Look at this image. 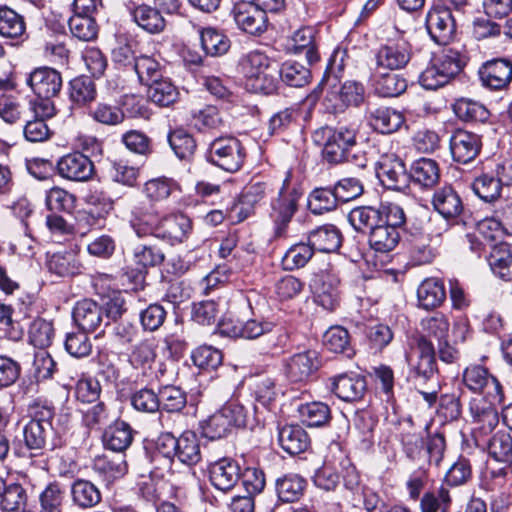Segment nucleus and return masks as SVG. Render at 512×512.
I'll return each instance as SVG.
<instances>
[{"label":"nucleus","instance_id":"1","mask_svg":"<svg viewBox=\"0 0 512 512\" xmlns=\"http://www.w3.org/2000/svg\"><path fill=\"white\" fill-rule=\"evenodd\" d=\"M356 130L340 126L337 128L324 127L314 134V141L323 142V158L332 164H338L347 161L351 149L356 145Z\"/></svg>","mask_w":512,"mask_h":512},{"label":"nucleus","instance_id":"2","mask_svg":"<svg viewBox=\"0 0 512 512\" xmlns=\"http://www.w3.org/2000/svg\"><path fill=\"white\" fill-rule=\"evenodd\" d=\"M353 228L380 223L399 231L406 223L404 209L397 203L384 202L378 208L362 206L354 208L348 214Z\"/></svg>","mask_w":512,"mask_h":512},{"label":"nucleus","instance_id":"3","mask_svg":"<svg viewBox=\"0 0 512 512\" xmlns=\"http://www.w3.org/2000/svg\"><path fill=\"white\" fill-rule=\"evenodd\" d=\"M207 160L220 169L234 173L243 166L246 153L241 142L232 136L215 138L208 147Z\"/></svg>","mask_w":512,"mask_h":512},{"label":"nucleus","instance_id":"4","mask_svg":"<svg viewBox=\"0 0 512 512\" xmlns=\"http://www.w3.org/2000/svg\"><path fill=\"white\" fill-rule=\"evenodd\" d=\"M462 381L471 392L483 394L484 399L503 402V391L499 381L482 365L468 366L462 374Z\"/></svg>","mask_w":512,"mask_h":512},{"label":"nucleus","instance_id":"5","mask_svg":"<svg viewBox=\"0 0 512 512\" xmlns=\"http://www.w3.org/2000/svg\"><path fill=\"white\" fill-rule=\"evenodd\" d=\"M412 55V45L405 39L389 41L381 45L374 53L375 71L404 69L411 61Z\"/></svg>","mask_w":512,"mask_h":512},{"label":"nucleus","instance_id":"6","mask_svg":"<svg viewBox=\"0 0 512 512\" xmlns=\"http://www.w3.org/2000/svg\"><path fill=\"white\" fill-rule=\"evenodd\" d=\"M502 402H492L489 399L473 398L469 403V411L473 420V435L476 444L485 439L498 425L499 416L496 404Z\"/></svg>","mask_w":512,"mask_h":512},{"label":"nucleus","instance_id":"7","mask_svg":"<svg viewBox=\"0 0 512 512\" xmlns=\"http://www.w3.org/2000/svg\"><path fill=\"white\" fill-rule=\"evenodd\" d=\"M410 377L417 382L431 379L436 371L435 349L425 337H420L413 353L407 355Z\"/></svg>","mask_w":512,"mask_h":512},{"label":"nucleus","instance_id":"8","mask_svg":"<svg viewBox=\"0 0 512 512\" xmlns=\"http://www.w3.org/2000/svg\"><path fill=\"white\" fill-rule=\"evenodd\" d=\"M376 175L384 187L397 191L408 187L410 180L403 160L395 153L383 154L379 158Z\"/></svg>","mask_w":512,"mask_h":512},{"label":"nucleus","instance_id":"9","mask_svg":"<svg viewBox=\"0 0 512 512\" xmlns=\"http://www.w3.org/2000/svg\"><path fill=\"white\" fill-rule=\"evenodd\" d=\"M448 229L447 222L440 218H430L427 226L428 236L414 238L409 244V255L415 265L430 263L435 257V249L429 244L438 239Z\"/></svg>","mask_w":512,"mask_h":512},{"label":"nucleus","instance_id":"10","mask_svg":"<svg viewBox=\"0 0 512 512\" xmlns=\"http://www.w3.org/2000/svg\"><path fill=\"white\" fill-rule=\"evenodd\" d=\"M161 218L153 205L146 201H131L129 224L138 237H156Z\"/></svg>","mask_w":512,"mask_h":512},{"label":"nucleus","instance_id":"11","mask_svg":"<svg viewBox=\"0 0 512 512\" xmlns=\"http://www.w3.org/2000/svg\"><path fill=\"white\" fill-rule=\"evenodd\" d=\"M339 278L329 272L315 274L310 281L314 301L327 311H334L339 305Z\"/></svg>","mask_w":512,"mask_h":512},{"label":"nucleus","instance_id":"12","mask_svg":"<svg viewBox=\"0 0 512 512\" xmlns=\"http://www.w3.org/2000/svg\"><path fill=\"white\" fill-rule=\"evenodd\" d=\"M320 367L317 351L305 350L292 355L284 364V374L290 382H306Z\"/></svg>","mask_w":512,"mask_h":512},{"label":"nucleus","instance_id":"13","mask_svg":"<svg viewBox=\"0 0 512 512\" xmlns=\"http://www.w3.org/2000/svg\"><path fill=\"white\" fill-rule=\"evenodd\" d=\"M426 27L437 44H447L452 39L456 27L451 10L447 7L435 6L427 14Z\"/></svg>","mask_w":512,"mask_h":512},{"label":"nucleus","instance_id":"14","mask_svg":"<svg viewBox=\"0 0 512 512\" xmlns=\"http://www.w3.org/2000/svg\"><path fill=\"white\" fill-rule=\"evenodd\" d=\"M60 72L50 67L34 69L27 77L26 83L39 98H52L62 88Z\"/></svg>","mask_w":512,"mask_h":512},{"label":"nucleus","instance_id":"15","mask_svg":"<svg viewBox=\"0 0 512 512\" xmlns=\"http://www.w3.org/2000/svg\"><path fill=\"white\" fill-rule=\"evenodd\" d=\"M478 73L484 87L495 91L503 90L512 81V62L493 59L485 62Z\"/></svg>","mask_w":512,"mask_h":512},{"label":"nucleus","instance_id":"16","mask_svg":"<svg viewBox=\"0 0 512 512\" xmlns=\"http://www.w3.org/2000/svg\"><path fill=\"white\" fill-rule=\"evenodd\" d=\"M57 171L64 179L84 182L92 177L94 165L84 154L74 152L66 154L58 160Z\"/></svg>","mask_w":512,"mask_h":512},{"label":"nucleus","instance_id":"17","mask_svg":"<svg viewBox=\"0 0 512 512\" xmlns=\"http://www.w3.org/2000/svg\"><path fill=\"white\" fill-rule=\"evenodd\" d=\"M481 145L479 135L461 129L456 130L449 141L451 156L460 164L473 161L479 154Z\"/></svg>","mask_w":512,"mask_h":512},{"label":"nucleus","instance_id":"18","mask_svg":"<svg viewBox=\"0 0 512 512\" xmlns=\"http://www.w3.org/2000/svg\"><path fill=\"white\" fill-rule=\"evenodd\" d=\"M233 17L240 29L252 35H259L267 28L266 14L252 2L242 1L235 4Z\"/></svg>","mask_w":512,"mask_h":512},{"label":"nucleus","instance_id":"19","mask_svg":"<svg viewBox=\"0 0 512 512\" xmlns=\"http://www.w3.org/2000/svg\"><path fill=\"white\" fill-rule=\"evenodd\" d=\"M288 178L283 182L282 187L278 191V196L271 202V217L274 221L282 226L290 222L297 210L298 200L301 193L296 188L286 186Z\"/></svg>","mask_w":512,"mask_h":512},{"label":"nucleus","instance_id":"20","mask_svg":"<svg viewBox=\"0 0 512 512\" xmlns=\"http://www.w3.org/2000/svg\"><path fill=\"white\" fill-rule=\"evenodd\" d=\"M192 230L191 219L184 214H173L161 218L159 227L156 229L158 239L169 242L170 244L181 243Z\"/></svg>","mask_w":512,"mask_h":512},{"label":"nucleus","instance_id":"21","mask_svg":"<svg viewBox=\"0 0 512 512\" xmlns=\"http://www.w3.org/2000/svg\"><path fill=\"white\" fill-rule=\"evenodd\" d=\"M72 317L75 324L85 332L97 331L104 322L103 308L91 299L76 302Z\"/></svg>","mask_w":512,"mask_h":512},{"label":"nucleus","instance_id":"22","mask_svg":"<svg viewBox=\"0 0 512 512\" xmlns=\"http://www.w3.org/2000/svg\"><path fill=\"white\" fill-rule=\"evenodd\" d=\"M209 478L212 485L221 491H228L240 479V467L231 458H221L209 465Z\"/></svg>","mask_w":512,"mask_h":512},{"label":"nucleus","instance_id":"23","mask_svg":"<svg viewBox=\"0 0 512 512\" xmlns=\"http://www.w3.org/2000/svg\"><path fill=\"white\" fill-rule=\"evenodd\" d=\"M356 231L369 230V245L376 252L388 253L392 251L400 241V232L387 225L375 223L354 228Z\"/></svg>","mask_w":512,"mask_h":512},{"label":"nucleus","instance_id":"24","mask_svg":"<svg viewBox=\"0 0 512 512\" xmlns=\"http://www.w3.org/2000/svg\"><path fill=\"white\" fill-rule=\"evenodd\" d=\"M368 122L375 131L381 134H391L404 125L405 117L394 108L381 106L369 111Z\"/></svg>","mask_w":512,"mask_h":512},{"label":"nucleus","instance_id":"25","mask_svg":"<svg viewBox=\"0 0 512 512\" xmlns=\"http://www.w3.org/2000/svg\"><path fill=\"white\" fill-rule=\"evenodd\" d=\"M432 205L444 219H456L464 210L463 202L454 188L444 186L437 189L432 197Z\"/></svg>","mask_w":512,"mask_h":512},{"label":"nucleus","instance_id":"26","mask_svg":"<svg viewBox=\"0 0 512 512\" xmlns=\"http://www.w3.org/2000/svg\"><path fill=\"white\" fill-rule=\"evenodd\" d=\"M92 468L108 483L122 478L128 471L125 454L118 453L97 456Z\"/></svg>","mask_w":512,"mask_h":512},{"label":"nucleus","instance_id":"27","mask_svg":"<svg viewBox=\"0 0 512 512\" xmlns=\"http://www.w3.org/2000/svg\"><path fill=\"white\" fill-rule=\"evenodd\" d=\"M156 357V346L153 342L145 340L132 348L129 354V363L144 376L158 377V373L154 371Z\"/></svg>","mask_w":512,"mask_h":512},{"label":"nucleus","instance_id":"28","mask_svg":"<svg viewBox=\"0 0 512 512\" xmlns=\"http://www.w3.org/2000/svg\"><path fill=\"white\" fill-rule=\"evenodd\" d=\"M308 241L314 251L331 253L337 251L341 246L342 234L336 226L325 224L311 231Z\"/></svg>","mask_w":512,"mask_h":512},{"label":"nucleus","instance_id":"29","mask_svg":"<svg viewBox=\"0 0 512 512\" xmlns=\"http://www.w3.org/2000/svg\"><path fill=\"white\" fill-rule=\"evenodd\" d=\"M375 71L373 68L372 80L375 92L381 97H398L407 89V81L399 74Z\"/></svg>","mask_w":512,"mask_h":512},{"label":"nucleus","instance_id":"30","mask_svg":"<svg viewBox=\"0 0 512 512\" xmlns=\"http://www.w3.org/2000/svg\"><path fill=\"white\" fill-rule=\"evenodd\" d=\"M332 390L343 401H357L366 391V381L359 375H340L333 380Z\"/></svg>","mask_w":512,"mask_h":512},{"label":"nucleus","instance_id":"31","mask_svg":"<svg viewBox=\"0 0 512 512\" xmlns=\"http://www.w3.org/2000/svg\"><path fill=\"white\" fill-rule=\"evenodd\" d=\"M278 441L283 450L289 454H300L309 447L307 432L299 425H285L279 429Z\"/></svg>","mask_w":512,"mask_h":512},{"label":"nucleus","instance_id":"32","mask_svg":"<svg viewBox=\"0 0 512 512\" xmlns=\"http://www.w3.org/2000/svg\"><path fill=\"white\" fill-rule=\"evenodd\" d=\"M133 21L148 33L156 34L164 30L166 22L156 7L140 4L130 9Z\"/></svg>","mask_w":512,"mask_h":512},{"label":"nucleus","instance_id":"33","mask_svg":"<svg viewBox=\"0 0 512 512\" xmlns=\"http://www.w3.org/2000/svg\"><path fill=\"white\" fill-rule=\"evenodd\" d=\"M132 440V429L124 421H117L110 425L103 434L104 446L118 454H123L131 445Z\"/></svg>","mask_w":512,"mask_h":512},{"label":"nucleus","instance_id":"34","mask_svg":"<svg viewBox=\"0 0 512 512\" xmlns=\"http://www.w3.org/2000/svg\"><path fill=\"white\" fill-rule=\"evenodd\" d=\"M492 273L503 281H512V247L501 243L493 247L488 257Z\"/></svg>","mask_w":512,"mask_h":512},{"label":"nucleus","instance_id":"35","mask_svg":"<svg viewBox=\"0 0 512 512\" xmlns=\"http://www.w3.org/2000/svg\"><path fill=\"white\" fill-rule=\"evenodd\" d=\"M419 306L426 309L439 307L446 299V291L441 280L436 278L425 279L417 289Z\"/></svg>","mask_w":512,"mask_h":512},{"label":"nucleus","instance_id":"36","mask_svg":"<svg viewBox=\"0 0 512 512\" xmlns=\"http://www.w3.org/2000/svg\"><path fill=\"white\" fill-rule=\"evenodd\" d=\"M73 503L82 509L95 507L101 501V492L91 481L76 479L71 485Z\"/></svg>","mask_w":512,"mask_h":512},{"label":"nucleus","instance_id":"37","mask_svg":"<svg viewBox=\"0 0 512 512\" xmlns=\"http://www.w3.org/2000/svg\"><path fill=\"white\" fill-rule=\"evenodd\" d=\"M177 459L186 465H195L202 459L201 443L193 431H184L178 437Z\"/></svg>","mask_w":512,"mask_h":512},{"label":"nucleus","instance_id":"38","mask_svg":"<svg viewBox=\"0 0 512 512\" xmlns=\"http://www.w3.org/2000/svg\"><path fill=\"white\" fill-rule=\"evenodd\" d=\"M0 35L9 39H21L26 35L24 17L15 10L0 7Z\"/></svg>","mask_w":512,"mask_h":512},{"label":"nucleus","instance_id":"39","mask_svg":"<svg viewBox=\"0 0 512 512\" xmlns=\"http://www.w3.org/2000/svg\"><path fill=\"white\" fill-rule=\"evenodd\" d=\"M477 445L487 447L490 456L498 462H507L512 457V437L507 431H497L491 438H485Z\"/></svg>","mask_w":512,"mask_h":512},{"label":"nucleus","instance_id":"40","mask_svg":"<svg viewBox=\"0 0 512 512\" xmlns=\"http://www.w3.org/2000/svg\"><path fill=\"white\" fill-rule=\"evenodd\" d=\"M272 192L273 184L270 180L254 177L243 187L240 194V203L252 208Z\"/></svg>","mask_w":512,"mask_h":512},{"label":"nucleus","instance_id":"41","mask_svg":"<svg viewBox=\"0 0 512 512\" xmlns=\"http://www.w3.org/2000/svg\"><path fill=\"white\" fill-rule=\"evenodd\" d=\"M409 176L420 186L431 188L439 180L438 164L432 159H418L412 164Z\"/></svg>","mask_w":512,"mask_h":512},{"label":"nucleus","instance_id":"42","mask_svg":"<svg viewBox=\"0 0 512 512\" xmlns=\"http://www.w3.org/2000/svg\"><path fill=\"white\" fill-rule=\"evenodd\" d=\"M294 52H304L310 64L319 60V54L315 43V30L313 27H302L294 32L292 38Z\"/></svg>","mask_w":512,"mask_h":512},{"label":"nucleus","instance_id":"43","mask_svg":"<svg viewBox=\"0 0 512 512\" xmlns=\"http://www.w3.org/2000/svg\"><path fill=\"white\" fill-rule=\"evenodd\" d=\"M147 95L153 103L167 107L177 100L179 92L170 79L161 78L148 85Z\"/></svg>","mask_w":512,"mask_h":512},{"label":"nucleus","instance_id":"44","mask_svg":"<svg viewBox=\"0 0 512 512\" xmlns=\"http://www.w3.org/2000/svg\"><path fill=\"white\" fill-rule=\"evenodd\" d=\"M314 249L307 243L300 242L289 247L282 257V266L287 271L303 268L313 257Z\"/></svg>","mask_w":512,"mask_h":512},{"label":"nucleus","instance_id":"45","mask_svg":"<svg viewBox=\"0 0 512 512\" xmlns=\"http://www.w3.org/2000/svg\"><path fill=\"white\" fill-rule=\"evenodd\" d=\"M27 495L19 484L3 486L0 491V509L3 512H24Z\"/></svg>","mask_w":512,"mask_h":512},{"label":"nucleus","instance_id":"46","mask_svg":"<svg viewBox=\"0 0 512 512\" xmlns=\"http://www.w3.org/2000/svg\"><path fill=\"white\" fill-rule=\"evenodd\" d=\"M69 98L72 103L84 106L96 98V87L93 80L87 76H80L69 82Z\"/></svg>","mask_w":512,"mask_h":512},{"label":"nucleus","instance_id":"47","mask_svg":"<svg viewBox=\"0 0 512 512\" xmlns=\"http://www.w3.org/2000/svg\"><path fill=\"white\" fill-rule=\"evenodd\" d=\"M65 491L60 483L50 482L39 494L38 512H62Z\"/></svg>","mask_w":512,"mask_h":512},{"label":"nucleus","instance_id":"48","mask_svg":"<svg viewBox=\"0 0 512 512\" xmlns=\"http://www.w3.org/2000/svg\"><path fill=\"white\" fill-rule=\"evenodd\" d=\"M306 481L296 474H288L276 481V491L283 502L297 501L303 494Z\"/></svg>","mask_w":512,"mask_h":512},{"label":"nucleus","instance_id":"49","mask_svg":"<svg viewBox=\"0 0 512 512\" xmlns=\"http://www.w3.org/2000/svg\"><path fill=\"white\" fill-rule=\"evenodd\" d=\"M303 423L310 427H320L327 424L331 418V411L323 402H310L302 404L298 409Z\"/></svg>","mask_w":512,"mask_h":512},{"label":"nucleus","instance_id":"50","mask_svg":"<svg viewBox=\"0 0 512 512\" xmlns=\"http://www.w3.org/2000/svg\"><path fill=\"white\" fill-rule=\"evenodd\" d=\"M53 432L52 425L41 426L37 422H28L23 430L25 444L30 450H43Z\"/></svg>","mask_w":512,"mask_h":512},{"label":"nucleus","instance_id":"51","mask_svg":"<svg viewBox=\"0 0 512 512\" xmlns=\"http://www.w3.org/2000/svg\"><path fill=\"white\" fill-rule=\"evenodd\" d=\"M280 79L288 86L303 87L310 82L311 72L303 64L286 61L279 68Z\"/></svg>","mask_w":512,"mask_h":512},{"label":"nucleus","instance_id":"52","mask_svg":"<svg viewBox=\"0 0 512 512\" xmlns=\"http://www.w3.org/2000/svg\"><path fill=\"white\" fill-rule=\"evenodd\" d=\"M201 46L210 56L225 54L230 48V40L226 35L214 28H205L200 32Z\"/></svg>","mask_w":512,"mask_h":512},{"label":"nucleus","instance_id":"53","mask_svg":"<svg viewBox=\"0 0 512 512\" xmlns=\"http://www.w3.org/2000/svg\"><path fill=\"white\" fill-rule=\"evenodd\" d=\"M337 201L335 188H315L308 196V208L313 214L320 215L335 209Z\"/></svg>","mask_w":512,"mask_h":512},{"label":"nucleus","instance_id":"54","mask_svg":"<svg viewBox=\"0 0 512 512\" xmlns=\"http://www.w3.org/2000/svg\"><path fill=\"white\" fill-rule=\"evenodd\" d=\"M279 68L276 62L255 77L247 81V85L256 93L266 95L274 93L279 84Z\"/></svg>","mask_w":512,"mask_h":512},{"label":"nucleus","instance_id":"55","mask_svg":"<svg viewBox=\"0 0 512 512\" xmlns=\"http://www.w3.org/2000/svg\"><path fill=\"white\" fill-rule=\"evenodd\" d=\"M273 328V322L253 318L247 320L244 323L234 325L228 333L234 337L256 339L264 334L271 332Z\"/></svg>","mask_w":512,"mask_h":512},{"label":"nucleus","instance_id":"56","mask_svg":"<svg viewBox=\"0 0 512 512\" xmlns=\"http://www.w3.org/2000/svg\"><path fill=\"white\" fill-rule=\"evenodd\" d=\"M453 107L456 115L464 121L484 122L489 117L486 107L471 99H458Z\"/></svg>","mask_w":512,"mask_h":512},{"label":"nucleus","instance_id":"57","mask_svg":"<svg viewBox=\"0 0 512 512\" xmlns=\"http://www.w3.org/2000/svg\"><path fill=\"white\" fill-rule=\"evenodd\" d=\"M433 62L450 81L462 71L466 64L465 57L453 49L443 51L441 55L433 59Z\"/></svg>","mask_w":512,"mask_h":512},{"label":"nucleus","instance_id":"58","mask_svg":"<svg viewBox=\"0 0 512 512\" xmlns=\"http://www.w3.org/2000/svg\"><path fill=\"white\" fill-rule=\"evenodd\" d=\"M47 268L59 277H70L80 273L81 266L73 255L56 253L49 258Z\"/></svg>","mask_w":512,"mask_h":512},{"label":"nucleus","instance_id":"59","mask_svg":"<svg viewBox=\"0 0 512 512\" xmlns=\"http://www.w3.org/2000/svg\"><path fill=\"white\" fill-rule=\"evenodd\" d=\"M274 63L275 61L271 60L267 55L255 50L243 56L239 65L248 81Z\"/></svg>","mask_w":512,"mask_h":512},{"label":"nucleus","instance_id":"60","mask_svg":"<svg viewBox=\"0 0 512 512\" xmlns=\"http://www.w3.org/2000/svg\"><path fill=\"white\" fill-rule=\"evenodd\" d=\"M54 338V328L51 322L38 318L29 328V340L32 345L40 349L50 346Z\"/></svg>","mask_w":512,"mask_h":512},{"label":"nucleus","instance_id":"61","mask_svg":"<svg viewBox=\"0 0 512 512\" xmlns=\"http://www.w3.org/2000/svg\"><path fill=\"white\" fill-rule=\"evenodd\" d=\"M501 185L498 178H494L488 174H482L474 180L472 189L480 199L485 202H491L498 199L500 196Z\"/></svg>","mask_w":512,"mask_h":512},{"label":"nucleus","instance_id":"62","mask_svg":"<svg viewBox=\"0 0 512 512\" xmlns=\"http://www.w3.org/2000/svg\"><path fill=\"white\" fill-rule=\"evenodd\" d=\"M313 481L317 487L323 490H334L339 483L336 459L326 457L322 467L315 472Z\"/></svg>","mask_w":512,"mask_h":512},{"label":"nucleus","instance_id":"63","mask_svg":"<svg viewBox=\"0 0 512 512\" xmlns=\"http://www.w3.org/2000/svg\"><path fill=\"white\" fill-rule=\"evenodd\" d=\"M72 35L82 41H92L97 37L98 27L91 16L74 15L69 19Z\"/></svg>","mask_w":512,"mask_h":512},{"label":"nucleus","instance_id":"64","mask_svg":"<svg viewBox=\"0 0 512 512\" xmlns=\"http://www.w3.org/2000/svg\"><path fill=\"white\" fill-rule=\"evenodd\" d=\"M88 332L67 333L64 342L65 350L74 358H84L91 354L92 343L87 335Z\"/></svg>","mask_w":512,"mask_h":512}]
</instances>
